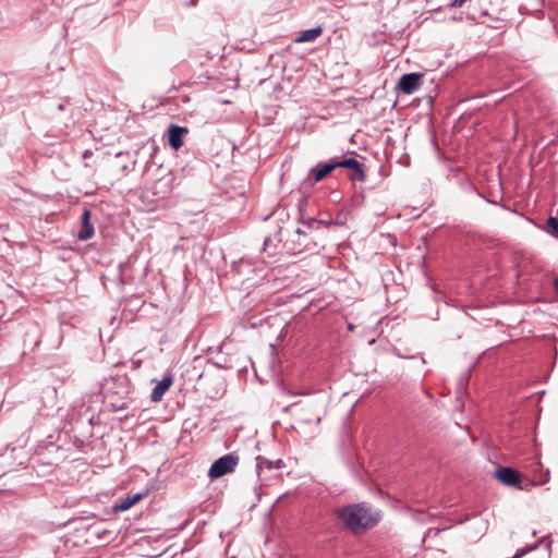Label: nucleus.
Masks as SVG:
<instances>
[{"label":"nucleus","instance_id":"nucleus-1","mask_svg":"<svg viewBox=\"0 0 558 558\" xmlns=\"http://www.w3.org/2000/svg\"><path fill=\"white\" fill-rule=\"evenodd\" d=\"M381 520L380 510L366 502L351 506V534L360 535L375 527Z\"/></svg>","mask_w":558,"mask_h":558},{"label":"nucleus","instance_id":"nucleus-2","mask_svg":"<svg viewBox=\"0 0 558 558\" xmlns=\"http://www.w3.org/2000/svg\"><path fill=\"white\" fill-rule=\"evenodd\" d=\"M284 246H287L288 251L292 254H298L303 251L314 250L316 244L304 230L298 228L286 240Z\"/></svg>","mask_w":558,"mask_h":558},{"label":"nucleus","instance_id":"nucleus-3","mask_svg":"<svg viewBox=\"0 0 558 558\" xmlns=\"http://www.w3.org/2000/svg\"><path fill=\"white\" fill-rule=\"evenodd\" d=\"M239 463V456L234 452L225 454L217 459L208 471L210 478H219L234 471Z\"/></svg>","mask_w":558,"mask_h":558},{"label":"nucleus","instance_id":"nucleus-4","mask_svg":"<svg viewBox=\"0 0 558 558\" xmlns=\"http://www.w3.org/2000/svg\"><path fill=\"white\" fill-rule=\"evenodd\" d=\"M349 168V158H343L342 160H330L328 162H320L316 167L312 168L307 180L311 184H315L322 181L326 175L331 173L336 168Z\"/></svg>","mask_w":558,"mask_h":558},{"label":"nucleus","instance_id":"nucleus-5","mask_svg":"<svg viewBox=\"0 0 558 558\" xmlns=\"http://www.w3.org/2000/svg\"><path fill=\"white\" fill-rule=\"evenodd\" d=\"M423 75L421 73H408L401 76L398 87L404 94H412L421 86Z\"/></svg>","mask_w":558,"mask_h":558},{"label":"nucleus","instance_id":"nucleus-6","mask_svg":"<svg viewBox=\"0 0 558 558\" xmlns=\"http://www.w3.org/2000/svg\"><path fill=\"white\" fill-rule=\"evenodd\" d=\"M189 133L187 128L180 126L177 124H170L168 128V143L169 145L178 150L183 146V137Z\"/></svg>","mask_w":558,"mask_h":558},{"label":"nucleus","instance_id":"nucleus-7","mask_svg":"<svg viewBox=\"0 0 558 558\" xmlns=\"http://www.w3.org/2000/svg\"><path fill=\"white\" fill-rule=\"evenodd\" d=\"M496 478L507 486L520 484L522 475L511 468H499L495 473Z\"/></svg>","mask_w":558,"mask_h":558},{"label":"nucleus","instance_id":"nucleus-8","mask_svg":"<svg viewBox=\"0 0 558 558\" xmlns=\"http://www.w3.org/2000/svg\"><path fill=\"white\" fill-rule=\"evenodd\" d=\"M173 383V376L171 374L166 375L161 380L157 381L156 386L154 387L150 400L153 402H159L166 391L171 387Z\"/></svg>","mask_w":558,"mask_h":558},{"label":"nucleus","instance_id":"nucleus-9","mask_svg":"<svg viewBox=\"0 0 558 558\" xmlns=\"http://www.w3.org/2000/svg\"><path fill=\"white\" fill-rule=\"evenodd\" d=\"M256 461H257L256 471H257L259 480H262V481H263L262 475L265 470H269V471L279 470L283 466V461L281 459H278L276 461H270L264 457L258 456L256 458Z\"/></svg>","mask_w":558,"mask_h":558},{"label":"nucleus","instance_id":"nucleus-10","mask_svg":"<svg viewBox=\"0 0 558 558\" xmlns=\"http://www.w3.org/2000/svg\"><path fill=\"white\" fill-rule=\"evenodd\" d=\"M366 167L363 162L351 158V181L363 182L366 179Z\"/></svg>","mask_w":558,"mask_h":558},{"label":"nucleus","instance_id":"nucleus-11","mask_svg":"<svg viewBox=\"0 0 558 558\" xmlns=\"http://www.w3.org/2000/svg\"><path fill=\"white\" fill-rule=\"evenodd\" d=\"M323 33L322 26H316L313 28H308L305 31H302L298 37L295 38L296 43H310L315 40L317 37H319Z\"/></svg>","mask_w":558,"mask_h":558},{"label":"nucleus","instance_id":"nucleus-12","mask_svg":"<svg viewBox=\"0 0 558 558\" xmlns=\"http://www.w3.org/2000/svg\"><path fill=\"white\" fill-rule=\"evenodd\" d=\"M144 494L137 493L133 496H128L126 498L122 499L120 504H117L114 506L116 511H125L133 507L136 502H138L143 498Z\"/></svg>","mask_w":558,"mask_h":558},{"label":"nucleus","instance_id":"nucleus-13","mask_svg":"<svg viewBox=\"0 0 558 558\" xmlns=\"http://www.w3.org/2000/svg\"><path fill=\"white\" fill-rule=\"evenodd\" d=\"M535 466V474H534V482H533V485H544L546 484L548 481H549V471L548 470H545L543 471V466L541 464V462H536L534 464Z\"/></svg>","mask_w":558,"mask_h":558},{"label":"nucleus","instance_id":"nucleus-14","mask_svg":"<svg viewBox=\"0 0 558 558\" xmlns=\"http://www.w3.org/2000/svg\"><path fill=\"white\" fill-rule=\"evenodd\" d=\"M94 235V227L92 223H84L77 233V239L81 241L89 240Z\"/></svg>","mask_w":558,"mask_h":558},{"label":"nucleus","instance_id":"nucleus-15","mask_svg":"<svg viewBox=\"0 0 558 558\" xmlns=\"http://www.w3.org/2000/svg\"><path fill=\"white\" fill-rule=\"evenodd\" d=\"M337 514L341 520L342 526L349 529V506L337 509Z\"/></svg>","mask_w":558,"mask_h":558},{"label":"nucleus","instance_id":"nucleus-16","mask_svg":"<svg viewBox=\"0 0 558 558\" xmlns=\"http://www.w3.org/2000/svg\"><path fill=\"white\" fill-rule=\"evenodd\" d=\"M348 214L339 213L335 219L331 220V225L335 226H344L347 222Z\"/></svg>","mask_w":558,"mask_h":558},{"label":"nucleus","instance_id":"nucleus-17","mask_svg":"<svg viewBox=\"0 0 558 558\" xmlns=\"http://www.w3.org/2000/svg\"><path fill=\"white\" fill-rule=\"evenodd\" d=\"M547 226L550 230H553L555 233H558V219L557 218H554V217H550L548 220H547Z\"/></svg>","mask_w":558,"mask_h":558},{"label":"nucleus","instance_id":"nucleus-18","mask_svg":"<svg viewBox=\"0 0 558 558\" xmlns=\"http://www.w3.org/2000/svg\"><path fill=\"white\" fill-rule=\"evenodd\" d=\"M89 218H90V211L89 210H84L83 214H82V225L90 223L89 222Z\"/></svg>","mask_w":558,"mask_h":558},{"label":"nucleus","instance_id":"nucleus-19","mask_svg":"<svg viewBox=\"0 0 558 558\" xmlns=\"http://www.w3.org/2000/svg\"><path fill=\"white\" fill-rule=\"evenodd\" d=\"M271 244V240L269 238H266L264 241V251L269 252V254H275V252L269 251V246Z\"/></svg>","mask_w":558,"mask_h":558},{"label":"nucleus","instance_id":"nucleus-20","mask_svg":"<svg viewBox=\"0 0 558 558\" xmlns=\"http://www.w3.org/2000/svg\"><path fill=\"white\" fill-rule=\"evenodd\" d=\"M89 155H92V153L89 150H85L83 156H84V158H86V157H89Z\"/></svg>","mask_w":558,"mask_h":558},{"label":"nucleus","instance_id":"nucleus-21","mask_svg":"<svg viewBox=\"0 0 558 558\" xmlns=\"http://www.w3.org/2000/svg\"><path fill=\"white\" fill-rule=\"evenodd\" d=\"M555 289H556V291L558 293V279L555 280Z\"/></svg>","mask_w":558,"mask_h":558},{"label":"nucleus","instance_id":"nucleus-22","mask_svg":"<svg viewBox=\"0 0 558 558\" xmlns=\"http://www.w3.org/2000/svg\"><path fill=\"white\" fill-rule=\"evenodd\" d=\"M58 109L59 110H64V105L63 104L59 105Z\"/></svg>","mask_w":558,"mask_h":558}]
</instances>
